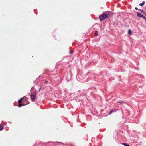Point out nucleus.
I'll return each instance as SVG.
<instances>
[{
    "label": "nucleus",
    "mask_w": 146,
    "mask_h": 146,
    "mask_svg": "<svg viewBox=\"0 0 146 146\" xmlns=\"http://www.w3.org/2000/svg\"><path fill=\"white\" fill-rule=\"evenodd\" d=\"M25 105V104H19L17 105L18 107H20L22 106H24Z\"/></svg>",
    "instance_id": "obj_4"
},
{
    "label": "nucleus",
    "mask_w": 146,
    "mask_h": 146,
    "mask_svg": "<svg viewBox=\"0 0 146 146\" xmlns=\"http://www.w3.org/2000/svg\"><path fill=\"white\" fill-rule=\"evenodd\" d=\"M108 17V15L105 14H102L100 16L99 18L100 20L102 21L103 20L107 18Z\"/></svg>",
    "instance_id": "obj_1"
},
{
    "label": "nucleus",
    "mask_w": 146,
    "mask_h": 146,
    "mask_svg": "<svg viewBox=\"0 0 146 146\" xmlns=\"http://www.w3.org/2000/svg\"><path fill=\"white\" fill-rule=\"evenodd\" d=\"M30 98L31 100L32 101H34L36 98V93L34 92V94H32L30 95Z\"/></svg>",
    "instance_id": "obj_2"
},
{
    "label": "nucleus",
    "mask_w": 146,
    "mask_h": 146,
    "mask_svg": "<svg viewBox=\"0 0 146 146\" xmlns=\"http://www.w3.org/2000/svg\"><path fill=\"white\" fill-rule=\"evenodd\" d=\"M4 129V126L2 125H0V131Z\"/></svg>",
    "instance_id": "obj_6"
},
{
    "label": "nucleus",
    "mask_w": 146,
    "mask_h": 146,
    "mask_svg": "<svg viewBox=\"0 0 146 146\" xmlns=\"http://www.w3.org/2000/svg\"><path fill=\"white\" fill-rule=\"evenodd\" d=\"M41 89V88L40 87V89H39V91H40V90Z\"/></svg>",
    "instance_id": "obj_17"
},
{
    "label": "nucleus",
    "mask_w": 146,
    "mask_h": 146,
    "mask_svg": "<svg viewBox=\"0 0 146 146\" xmlns=\"http://www.w3.org/2000/svg\"><path fill=\"white\" fill-rule=\"evenodd\" d=\"M23 98H21L20 99V100H19L18 101V102L19 104H20L21 103L22 101V100H23Z\"/></svg>",
    "instance_id": "obj_5"
},
{
    "label": "nucleus",
    "mask_w": 146,
    "mask_h": 146,
    "mask_svg": "<svg viewBox=\"0 0 146 146\" xmlns=\"http://www.w3.org/2000/svg\"><path fill=\"white\" fill-rule=\"evenodd\" d=\"M128 34L129 35H132V33L130 29H129L128 30Z\"/></svg>",
    "instance_id": "obj_7"
},
{
    "label": "nucleus",
    "mask_w": 146,
    "mask_h": 146,
    "mask_svg": "<svg viewBox=\"0 0 146 146\" xmlns=\"http://www.w3.org/2000/svg\"><path fill=\"white\" fill-rule=\"evenodd\" d=\"M122 144L124 145V146H129V145H128L127 143H122Z\"/></svg>",
    "instance_id": "obj_10"
},
{
    "label": "nucleus",
    "mask_w": 146,
    "mask_h": 146,
    "mask_svg": "<svg viewBox=\"0 0 146 146\" xmlns=\"http://www.w3.org/2000/svg\"><path fill=\"white\" fill-rule=\"evenodd\" d=\"M137 16L139 17H143V15L140 13L139 12H137Z\"/></svg>",
    "instance_id": "obj_3"
},
{
    "label": "nucleus",
    "mask_w": 146,
    "mask_h": 146,
    "mask_svg": "<svg viewBox=\"0 0 146 146\" xmlns=\"http://www.w3.org/2000/svg\"><path fill=\"white\" fill-rule=\"evenodd\" d=\"M145 1H143L142 3H141L139 4V5L141 6H142L144 5L145 4Z\"/></svg>",
    "instance_id": "obj_8"
},
{
    "label": "nucleus",
    "mask_w": 146,
    "mask_h": 146,
    "mask_svg": "<svg viewBox=\"0 0 146 146\" xmlns=\"http://www.w3.org/2000/svg\"><path fill=\"white\" fill-rule=\"evenodd\" d=\"M113 112H114V110H112L110 112L109 114H111Z\"/></svg>",
    "instance_id": "obj_11"
},
{
    "label": "nucleus",
    "mask_w": 146,
    "mask_h": 146,
    "mask_svg": "<svg viewBox=\"0 0 146 146\" xmlns=\"http://www.w3.org/2000/svg\"><path fill=\"white\" fill-rule=\"evenodd\" d=\"M143 17V18L144 19L146 18L144 16H143V17Z\"/></svg>",
    "instance_id": "obj_15"
},
{
    "label": "nucleus",
    "mask_w": 146,
    "mask_h": 146,
    "mask_svg": "<svg viewBox=\"0 0 146 146\" xmlns=\"http://www.w3.org/2000/svg\"><path fill=\"white\" fill-rule=\"evenodd\" d=\"M141 12L146 15V12L143 10H140Z\"/></svg>",
    "instance_id": "obj_9"
},
{
    "label": "nucleus",
    "mask_w": 146,
    "mask_h": 146,
    "mask_svg": "<svg viewBox=\"0 0 146 146\" xmlns=\"http://www.w3.org/2000/svg\"><path fill=\"white\" fill-rule=\"evenodd\" d=\"M97 35H98V33H97V31H95V33L94 34L95 36H97Z\"/></svg>",
    "instance_id": "obj_12"
},
{
    "label": "nucleus",
    "mask_w": 146,
    "mask_h": 146,
    "mask_svg": "<svg viewBox=\"0 0 146 146\" xmlns=\"http://www.w3.org/2000/svg\"><path fill=\"white\" fill-rule=\"evenodd\" d=\"M136 10H138V9L137 7H135V8Z\"/></svg>",
    "instance_id": "obj_16"
},
{
    "label": "nucleus",
    "mask_w": 146,
    "mask_h": 146,
    "mask_svg": "<svg viewBox=\"0 0 146 146\" xmlns=\"http://www.w3.org/2000/svg\"><path fill=\"white\" fill-rule=\"evenodd\" d=\"M119 103L121 104H123L124 103V102L123 101H121V102H119Z\"/></svg>",
    "instance_id": "obj_13"
},
{
    "label": "nucleus",
    "mask_w": 146,
    "mask_h": 146,
    "mask_svg": "<svg viewBox=\"0 0 146 146\" xmlns=\"http://www.w3.org/2000/svg\"><path fill=\"white\" fill-rule=\"evenodd\" d=\"M70 54H72L73 53V52L72 51H71L69 52Z\"/></svg>",
    "instance_id": "obj_14"
}]
</instances>
